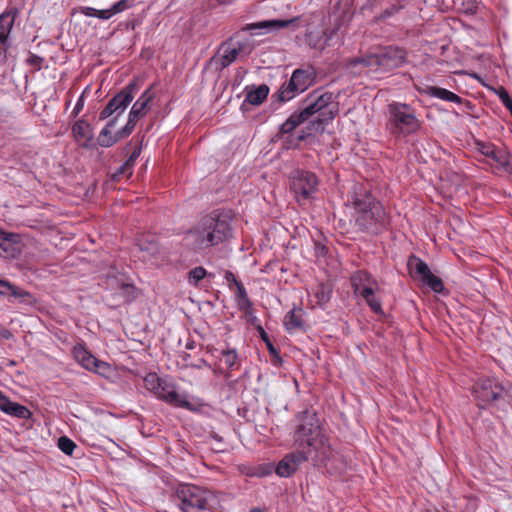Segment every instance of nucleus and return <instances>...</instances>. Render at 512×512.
Masks as SVG:
<instances>
[{
    "label": "nucleus",
    "instance_id": "53",
    "mask_svg": "<svg viewBox=\"0 0 512 512\" xmlns=\"http://www.w3.org/2000/svg\"><path fill=\"white\" fill-rule=\"evenodd\" d=\"M76 12L83 14L87 17H97L98 9H95L93 7L88 6H81L79 7Z\"/></svg>",
    "mask_w": 512,
    "mask_h": 512
},
{
    "label": "nucleus",
    "instance_id": "19",
    "mask_svg": "<svg viewBox=\"0 0 512 512\" xmlns=\"http://www.w3.org/2000/svg\"><path fill=\"white\" fill-rule=\"evenodd\" d=\"M216 351L219 353L217 357L223 368L230 372L240 369L243 357L236 348L226 345Z\"/></svg>",
    "mask_w": 512,
    "mask_h": 512
},
{
    "label": "nucleus",
    "instance_id": "24",
    "mask_svg": "<svg viewBox=\"0 0 512 512\" xmlns=\"http://www.w3.org/2000/svg\"><path fill=\"white\" fill-rule=\"evenodd\" d=\"M72 354L78 364H80L84 369L92 371L97 358L90 351H88L83 344L77 343L74 345Z\"/></svg>",
    "mask_w": 512,
    "mask_h": 512
},
{
    "label": "nucleus",
    "instance_id": "41",
    "mask_svg": "<svg viewBox=\"0 0 512 512\" xmlns=\"http://www.w3.org/2000/svg\"><path fill=\"white\" fill-rule=\"evenodd\" d=\"M162 379L163 378L159 377L155 372H150L143 379L144 386L147 390L155 394L159 385H161Z\"/></svg>",
    "mask_w": 512,
    "mask_h": 512
},
{
    "label": "nucleus",
    "instance_id": "42",
    "mask_svg": "<svg viewBox=\"0 0 512 512\" xmlns=\"http://www.w3.org/2000/svg\"><path fill=\"white\" fill-rule=\"evenodd\" d=\"M58 448L66 455L71 456L77 447L75 442L67 436H61L57 442Z\"/></svg>",
    "mask_w": 512,
    "mask_h": 512
},
{
    "label": "nucleus",
    "instance_id": "36",
    "mask_svg": "<svg viewBox=\"0 0 512 512\" xmlns=\"http://www.w3.org/2000/svg\"><path fill=\"white\" fill-rule=\"evenodd\" d=\"M0 295L12 296L14 298L30 297V293L26 291H19L9 281L0 279Z\"/></svg>",
    "mask_w": 512,
    "mask_h": 512
},
{
    "label": "nucleus",
    "instance_id": "48",
    "mask_svg": "<svg viewBox=\"0 0 512 512\" xmlns=\"http://www.w3.org/2000/svg\"><path fill=\"white\" fill-rule=\"evenodd\" d=\"M262 338L263 340L266 342L267 344V348L270 352V354L272 356H274L276 359L274 360V364L277 365L278 363H281L282 362V359L281 357L279 356V353L278 351L276 350V348L273 346V344L270 342V340L268 339V336L267 334L265 333L264 330H262Z\"/></svg>",
    "mask_w": 512,
    "mask_h": 512
},
{
    "label": "nucleus",
    "instance_id": "9",
    "mask_svg": "<svg viewBox=\"0 0 512 512\" xmlns=\"http://www.w3.org/2000/svg\"><path fill=\"white\" fill-rule=\"evenodd\" d=\"M139 88V80L132 79L125 87H123L108 101L106 106L101 110L99 119L105 120L113 115L120 116L123 114L130 103L133 101L135 95L139 91Z\"/></svg>",
    "mask_w": 512,
    "mask_h": 512
},
{
    "label": "nucleus",
    "instance_id": "22",
    "mask_svg": "<svg viewBox=\"0 0 512 512\" xmlns=\"http://www.w3.org/2000/svg\"><path fill=\"white\" fill-rule=\"evenodd\" d=\"M294 21H295V19H290V20H280V19L264 20V21L248 24L246 26L245 30H248V31L264 30L265 32L278 31L280 29L288 27Z\"/></svg>",
    "mask_w": 512,
    "mask_h": 512
},
{
    "label": "nucleus",
    "instance_id": "27",
    "mask_svg": "<svg viewBox=\"0 0 512 512\" xmlns=\"http://www.w3.org/2000/svg\"><path fill=\"white\" fill-rule=\"evenodd\" d=\"M2 412L9 416L24 420H27L32 416L31 411L26 406L13 402L10 399L7 401Z\"/></svg>",
    "mask_w": 512,
    "mask_h": 512
},
{
    "label": "nucleus",
    "instance_id": "2",
    "mask_svg": "<svg viewBox=\"0 0 512 512\" xmlns=\"http://www.w3.org/2000/svg\"><path fill=\"white\" fill-rule=\"evenodd\" d=\"M231 223L229 211L214 210L189 230L186 240L197 253L217 247L232 237Z\"/></svg>",
    "mask_w": 512,
    "mask_h": 512
},
{
    "label": "nucleus",
    "instance_id": "25",
    "mask_svg": "<svg viewBox=\"0 0 512 512\" xmlns=\"http://www.w3.org/2000/svg\"><path fill=\"white\" fill-rule=\"evenodd\" d=\"M154 93L152 87L147 88L132 105L130 115L140 119L147 114L149 103L153 100Z\"/></svg>",
    "mask_w": 512,
    "mask_h": 512
},
{
    "label": "nucleus",
    "instance_id": "47",
    "mask_svg": "<svg viewBox=\"0 0 512 512\" xmlns=\"http://www.w3.org/2000/svg\"><path fill=\"white\" fill-rule=\"evenodd\" d=\"M132 168H133V167H132L129 163H127V162L125 161L123 164H121V165L117 168V170L115 171V173H114V175H113V178H114L115 180H119V179H120L122 176H124V175H129V176H130V175L132 174Z\"/></svg>",
    "mask_w": 512,
    "mask_h": 512
},
{
    "label": "nucleus",
    "instance_id": "61",
    "mask_svg": "<svg viewBox=\"0 0 512 512\" xmlns=\"http://www.w3.org/2000/svg\"><path fill=\"white\" fill-rule=\"evenodd\" d=\"M12 336L11 332L8 329H1L0 330V338L3 339H10Z\"/></svg>",
    "mask_w": 512,
    "mask_h": 512
},
{
    "label": "nucleus",
    "instance_id": "1",
    "mask_svg": "<svg viewBox=\"0 0 512 512\" xmlns=\"http://www.w3.org/2000/svg\"><path fill=\"white\" fill-rule=\"evenodd\" d=\"M293 422L296 450L307 452L314 466L324 468L331 475L342 474L346 470L345 459L332 448L314 410L306 409L297 413Z\"/></svg>",
    "mask_w": 512,
    "mask_h": 512
},
{
    "label": "nucleus",
    "instance_id": "63",
    "mask_svg": "<svg viewBox=\"0 0 512 512\" xmlns=\"http://www.w3.org/2000/svg\"><path fill=\"white\" fill-rule=\"evenodd\" d=\"M186 348H187V349H190V350H191V349H193V348H194V342H188V343L186 344Z\"/></svg>",
    "mask_w": 512,
    "mask_h": 512
},
{
    "label": "nucleus",
    "instance_id": "8",
    "mask_svg": "<svg viewBox=\"0 0 512 512\" xmlns=\"http://www.w3.org/2000/svg\"><path fill=\"white\" fill-rule=\"evenodd\" d=\"M369 59L373 74L377 75L400 67L405 62L406 52L402 48L388 46L369 54Z\"/></svg>",
    "mask_w": 512,
    "mask_h": 512
},
{
    "label": "nucleus",
    "instance_id": "17",
    "mask_svg": "<svg viewBox=\"0 0 512 512\" xmlns=\"http://www.w3.org/2000/svg\"><path fill=\"white\" fill-rule=\"evenodd\" d=\"M17 12L5 11L0 14V58L6 59L11 47L10 33L15 22Z\"/></svg>",
    "mask_w": 512,
    "mask_h": 512
},
{
    "label": "nucleus",
    "instance_id": "55",
    "mask_svg": "<svg viewBox=\"0 0 512 512\" xmlns=\"http://www.w3.org/2000/svg\"><path fill=\"white\" fill-rule=\"evenodd\" d=\"M236 287H237L236 300L248 298L247 290L245 289V287L243 286V284L241 282L238 285H236Z\"/></svg>",
    "mask_w": 512,
    "mask_h": 512
},
{
    "label": "nucleus",
    "instance_id": "52",
    "mask_svg": "<svg viewBox=\"0 0 512 512\" xmlns=\"http://www.w3.org/2000/svg\"><path fill=\"white\" fill-rule=\"evenodd\" d=\"M85 105L84 92L79 96L76 104L72 110L71 117L76 118L79 113L83 110Z\"/></svg>",
    "mask_w": 512,
    "mask_h": 512
},
{
    "label": "nucleus",
    "instance_id": "38",
    "mask_svg": "<svg viewBox=\"0 0 512 512\" xmlns=\"http://www.w3.org/2000/svg\"><path fill=\"white\" fill-rule=\"evenodd\" d=\"M208 275L207 270L202 266H197L187 273V282L192 287H199L200 282Z\"/></svg>",
    "mask_w": 512,
    "mask_h": 512
},
{
    "label": "nucleus",
    "instance_id": "6",
    "mask_svg": "<svg viewBox=\"0 0 512 512\" xmlns=\"http://www.w3.org/2000/svg\"><path fill=\"white\" fill-rule=\"evenodd\" d=\"M386 130L395 138L402 139L415 134L421 127L415 110L406 103L392 102L388 105Z\"/></svg>",
    "mask_w": 512,
    "mask_h": 512
},
{
    "label": "nucleus",
    "instance_id": "51",
    "mask_svg": "<svg viewBox=\"0 0 512 512\" xmlns=\"http://www.w3.org/2000/svg\"><path fill=\"white\" fill-rule=\"evenodd\" d=\"M372 284L377 285V283L372 280V282L370 284L367 283L362 288H360V290L358 291L357 294H359L363 299H366V298L374 295L375 293H374V288L372 287Z\"/></svg>",
    "mask_w": 512,
    "mask_h": 512
},
{
    "label": "nucleus",
    "instance_id": "59",
    "mask_svg": "<svg viewBox=\"0 0 512 512\" xmlns=\"http://www.w3.org/2000/svg\"><path fill=\"white\" fill-rule=\"evenodd\" d=\"M139 156V152L138 151H134L128 159H126V162L129 163L132 167L134 166V163L137 159V157Z\"/></svg>",
    "mask_w": 512,
    "mask_h": 512
},
{
    "label": "nucleus",
    "instance_id": "44",
    "mask_svg": "<svg viewBox=\"0 0 512 512\" xmlns=\"http://www.w3.org/2000/svg\"><path fill=\"white\" fill-rule=\"evenodd\" d=\"M236 302H237L238 309L240 311L244 312L246 317L255 318V316L253 315V310H252L253 303L249 297L243 298V299H237Z\"/></svg>",
    "mask_w": 512,
    "mask_h": 512
},
{
    "label": "nucleus",
    "instance_id": "11",
    "mask_svg": "<svg viewBox=\"0 0 512 512\" xmlns=\"http://www.w3.org/2000/svg\"><path fill=\"white\" fill-rule=\"evenodd\" d=\"M408 269L412 277L421 280V282L429 287L434 293L441 294L444 292V284L442 280L434 275L426 262L419 257L412 255L408 261Z\"/></svg>",
    "mask_w": 512,
    "mask_h": 512
},
{
    "label": "nucleus",
    "instance_id": "40",
    "mask_svg": "<svg viewBox=\"0 0 512 512\" xmlns=\"http://www.w3.org/2000/svg\"><path fill=\"white\" fill-rule=\"evenodd\" d=\"M138 120V118L128 114L127 123L117 131L119 140H122L133 133Z\"/></svg>",
    "mask_w": 512,
    "mask_h": 512
},
{
    "label": "nucleus",
    "instance_id": "56",
    "mask_svg": "<svg viewBox=\"0 0 512 512\" xmlns=\"http://www.w3.org/2000/svg\"><path fill=\"white\" fill-rule=\"evenodd\" d=\"M224 279L229 283V284H234L235 286L238 285L240 282L237 280V278L235 277V275L231 272V271H226L225 274H224Z\"/></svg>",
    "mask_w": 512,
    "mask_h": 512
},
{
    "label": "nucleus",
    "instance_id": "57",
    "mask_svg": "<svg viewBox=\"0 0 512 512\" xmlns=\"http://www.w3.org/2000/svg\"><path fill=\"white\" fill-rule=\"evenodd\" d=\"M41 62H42V58L37 56V55H31L28 58V63L33 65V66H39L40 67Z\"/></svg>",
    "mask_w": 512,
    "mask_h": 512
},
{
    "label": "nucleus",
    "instance_id": "4",
    "mask_svg": "<svg viewBox=\"0 0 512 512\" xmlns=\"http://www.w3.org/2000/svg\"><path fill=\"white\" fill-rule=\"evenodd\" d=\"M338 111L337 96L332 92L316 89L302 101V108L298 114L301 115L304 122L317 114V119L311 121L310 125L315 131H323L325 125L336 117Z\"/></svg>",
    "mask_w": 512,
    "mask_h": 512
},
{
    "label": "nucleus",
    "instance_id": "49",
    "mask_svg": "<svg viewBox=\"0 0 512 512\" xmlns=\"http://www.w3.org/2000/svg\"><path fill=\"white\" fill-rule=\"evenodd\" d=\"M462 5L466 14L474 15L478 11L479 2L477 0H466Z\"/></svg>",
    "mask_w": 512,
    "mask_h": 512
},
{
    "label": "nucleus",
    "instance_id": "21",
    "mask_svg": "<svg viewBox=\"0 0 512 512\" xmlns=\"http://www.w3.org/2000/svg\"><path fill=\"white\" fill-rule=\"evenodd\" d=\"M302 92L306 91L314 82L315 71L313 67L297 68L290 77Z\"/></svg>",
    "mask_w": 512,
    "mask_h": 512
},
{
    "label": "nucleus",
    "instance_id": "31",
    "mask_svg": "<svg viewBox=\"0 0 512 512\" xmlns=\"http://www.w3.org/2000/svg\"><path fill=\"white\" fill-rule=\"evenodd\" d=\"M300 93H302V91L298 89L297 84L290 78L282 84L277 95L280 101L287 102Z\"/></svg>",
    "mask_w": 512,
    "mask_h": 512
},
{
    "label": "nucleus",
    "instance_id": "50",
    "mask_svg": "<svg viewBox=\"0 0 512 512\" xmlns=\"http://www.w3.org/2000/svg\"><path fill=\"white\" fill-rule=\"evenodd\" d=\"M114 15L124 12L130 7L129 0H120L110 6Z\"/></svg>",
    "mask_w": 512,
    "mask_h": 512
},
{
    "label": "nucleus",
    "instance_id": "15",
    "mask_svg": "<svg viewBox=\"0 0 512 512\" xmlns=\"http://www.w3.org/2000/svg\"><path fill=\"white\" fill-rule=\"evenodd\" d=\"M107 287L115 291V294L122 302H130L134 299L135 287L127 283L124 275L120 274L114 267L106 276Z\"/></svg>",
    "mask_w": 512,
    "mask_h": 512
},
{
    "label": "nucleus",
    "instance_id": "43",
    "mask_svg": "<svg viewBox=\"0 0 512 512\" xmlns=\"http://www.w3.org/2000/svg\"><path fill=\"white\" fill-rule=\"evenodd\" d=\"M93 373L99 374L100 376L109 377V374L111 372V366L109 363L96 359L95 366H93L92 371Z\"/></svg>",
    "mask_w": 512,
    "mask_h": 512
},
{
    "label": "nucleus",
    "instance_id": "3",
    "mask_svg": "<svg viewBox=\"0 0 512 512\" xmlns=\"http://www.w3.org/2000/svg\"><path fill=\"white\" fill-rule=\"evenodd\" d=\"M351 209L350 221L357 231L376 235L389 226L383 205L363 186L355 188Z\"/></svg>",
    "mask_w": 512,
    "mask_h": 512
},
{
    "label": "nucleus",
    "instance_id": "14",
    "mask_svg": "<svg viewBox=\"0 0 512 512\" xmlns=\"http://www.w3.org/2000/svg\"><path fill=\"white\" fill-rule=\"evenodd\" d=\"M503 387L490 378L481 379L474 386V396L479 402V407L483 408L485 405L490 404L502 395Z\"/></svg>",
    "mask_w": 512,
    "mask_h": 512
},
{
    "label": "nucleus",
    "instance_id": "33",
    "mask_svg": "<svg viewBox=\"0 0 512 512\" xmlns=\"http://www.w3.org/2000/svg\"><path fill=\"white\" fill-rule=\"evenodd\" d=\"M308 136H310L309 132L300 131L297 134H289L278 138L282 140L283 146L286 149H294L299 146L300 142L306 140Z\"/></svg>",
    "mask_w": 512,
    "mask_h": 512
},
{
    "label": "nucleus",
    "instance_id": "60",
    "mask_svg": "<svg viewBox=\"0 0 512 512\" xmlns=\"http://www.w3.org/2000/svg\"><path fill=\"white\" fill-rule=\"evenodd\" d=\"M9 398L0 391V411H2Z\"/></svg>",
    "mask_w": 512,
    "mask_h": 512
},
{
    "label": "nucleus",
    "instance_id": "13",
    "mask_svg": "<svg viewBox=\"0 0 512 512\" xmlns=\"http://www.w3.org/2000/svg\"><path fill=\"white\" fill-rule=\"evenodd\" d=\"M475 148L482 156L491 160L490 165L493 168L502 172H512L508 154L504 150L497 148L493 143L480 140L475 141Z\"/></svg>",
    "mask_w": 512,
    "mask_h": 512
},
{
    "label": "nucleus",
    "instance_id": "5",
    "mask_svg": "<svg viewBox=\"0 0 512 512\" xmlns=\"http://www.w3.org/2000/svg\"><path fill=\"white\" fill-rule=\"evenodd\" d=\"M176 505L182 512H215V495L194 484H179L173 494Z\"/></svg>",
    "mask_w": 512,
    "mask_h": 512
},
{
    "label": "nucleus",
    "instance_id": "35",
    "mask_svg": "<svg viewBox=\"0 0 512 512\" xmlns=\"http://www.w3.org/2000/svg\"><path fill=\"white\" fill-rule=\"evenodd\" d=\"M405 8L404 1L399 0L395 3L390 4L386 7L378 16L375 17L376 21H385L390 18H394Z\"/></svg>",
    "mask_w": 512,
    "mask_h": 512
},
{
    "label": "nucleus",
    "instance_id": "30",
    "mask_svg": "<svg viewBox=\"0 0 512 512\" xmlns=\"http://www.w3.org/2000/svg\"><path fill=\"white\" fill-rule=\"evenodd\" d=\"M304 123V120L301 118V115L298 114V112L292 113L286 121H284L280 126L278 130V137L293 134L292 132L298 127Z\"/></svg>",
    "mask_w": 512,
    "mask_h": 512
},
{
    "label": "nucleus",
    "instance_id": "32",
    "mask_svg": "<svg viewBox=\"0 0 512 512\" xmlns=\"http://www.w3.org/2000/svg\"><path fill=\"white\" fill-rule=\"evenodd\" d=\"M331 294H332V291L327 285H325L323 283L317 285L313 289V297L315 299V304L318 307H320L321 309H324L326 304L331 299Z\"/></svg>",
    "mask_w": 512,
    "mask_h": 512
},
{
    "label": "nucleus",
    "instance_id": "34",
    "mask_svg": "<svg viewBox=\"0 0 512 512\" xmlns=\"http://www.w3.org/2000/svg\"><path fill=\"white\" fill-rule=\"evenodd\" d=\"M350 282L354 293H358L360 288L366 285V283L370 284L372 282V276L365 271L359 270L351 275Z\"/></svg>",
    "mask_w": 512,
    "mask_h": 512
},
{
    "label": "nucleus",
    "instance_id": "20",
    "mask_svg": "<svg viewBox=\"0 0 512 512\" xmlns=\"http://www.w3.org/2000/svg\"><path fill=\"white\" fill-rule=\"evenodd\" d=\"M346 68L354 76H375L370 65L369 54L350 59L346 64Z\"/></svg>",
    "mask_w": 512,
    "mask_h": 512
},
{
    "label": "nucleus",
    "instance_id": "28",
    "mask_svg": "<svg viewBox=\"0 0 512 512\" xmlns=\"http://www.w3.org/2000/svg\"><path fill=\"white\" fill-rule=\"evenodd\" d=\"M72 134L76 141L86 140L89 142L93 139L91 126L84 119H79L73 124Z\"/></svg>",
    "mask_w": 512,
    "mask_h": 512
},
{
    "label": "nucleus",
    "instance_id": "46",
    "mask_svg": "<svg viewBox=\"0 0 512 512\" xmlns=\"http://www.w3.org/2000/svg\"><path fill=\"white\" fill-rule=\"evenodd\" d=\"M495 93L509 112H512V99L507 90L504 87H500L495 90Z\"/></svg>",
    "mask_w": 512,
    "mask_h": 512
},
{
    "label": "nucleus",
    "instance_id": "39",
    "mask_svg": "<svg viewBox=\"0 0 512 512\" xmlns=\"http://www.w3.org/2000/svg\"><path fill=\"white\" fill-rule=\"evenodd\" d=\"M306 41L313 48H324L329 45L330 37H327L325 32L322 35L310 32L306 34Z\"/></svg>",
    "mask_w": 512,
    "mask_h": 512
},
{
    "label": "nucleus",
    "instance_id": "58",
    "mask_svg": "<svg viewBox=\"0 0 512 512\" xmlns=\"http://www.w3.org/2000/svg\"><path fill=\"white\" fill-rule=\"evenodd\" d=\"M112 118L106 123V125L104 126V128H107L109 130H111L117 123L118 121V117L117 115H113L111 116Z\"/></svg>",
    "mask_w": 512,
    "mask_h": 512
},
{
    "label": "nucleus",
    "instance_id": "23",
    "mask_svg": "<svg viewBox=\"0 0 512 512\" xmlns=\"http://www.w3.org/2000/svg\"><path fill=\"white\" fill-rule=\"evenodd\" d=\"M246 96L242 105L245 103H249L253 106L261 105L268 97L269 87L266 84H261L259 86H247L245 88Z\"/></svg>",
    "mask_w": 512,
    "mask_h": 512
},
{
    "label": "nucleus",
    "instance_id": "12",
    "mask_svg": "<svg viewBox=\"0 0 512 512\" xmlns=\"http://www.w3.org/2000/svg\"><path fill=\"white\" fill-rule=\"evenodd\" d=\"M219 52L220 66L226 68L239 57H247L251 52V47L246 39L230 38L221 44Z\"/></svg>",
    "mask_w": 512,
    "mask_h": 512
},
{
    "label": "nucleus",
    "instance_id": "26",
    "mask_svg": "<svg viewBox=\"0 0 512 512\" xmlns=\"http://www.w3.org/2000/svg\"><path fill=\"white\" fill-rule=\"evenodd\" d=\"M427 96L443 101L462 104L463 99L452 91L438 86H427L423 91Z\"/></svg>",
    "mask_w": 512,
    "mask_h": 512
},
{
    "label": "nucleus",
    "instance_id": "18",
    "mask_svg": "<svg viewBox=\"0 0 512 512\" xmlns=\"http://www.w3.org/2000/svg\"><path fill=\"white\" fill-rule=\"evenodd\" d=\"M22 252L20 236L0 230V257L5 259L17 258Z\"/></svg>",
    "mask_w": 512,
    "mask_h": 512
},
{
    "label": "nucleus",
    "instance_id": "64",
    "mask_svg": "<svg viewBox=\"0 0 512 512\" xmlns=\"http://www.w3.org/2000/svg\"><path fill=\"white\" fill-rule=\"evenodd\" d=\"M250 512H263L260 508H252Z\"/></svg>",
    "mask_w": 512,
    "mask_h": 512
},
{
    "label": "nucleus",
    "instance_id": "7",
    "mask_svg": "<svg viewBox=\"0 0 512 512\" xmlns=\"http://www.w3.org/2000/svg\"><path fill=\"white\" fill-rule=\"evenodd\" d=\"M154 395L163 402L191 412H200L205 406L199 398H193L192 401H189L186 394L178 393L176 384L170 378L162 379L161 385H159Z\"/></svg>",
    "mask_w": 512,
    "mask_h": 512
},
{
    "label": "nucleus",
    "instance_id": "54",
    "mask_svg": "<svg viewBox=\"0 0 512 512\" xmlns=\"http://www.w3.org/2000/svg\"><path fill=\"white\" fill-rule=\"evenodd\" d=\"M113 16H114V14L112 12V9H111V7H109L108 9L98 10L96 18L101 19V20H108V19L112 18Z\"/></svg>",
    "mask_w": 512,
    "mask_h": 512
},
{
    "label": "nucleus",
    "instance_id": "62",
    "mask_svg": "<svg viewBox=\"0 0 512 512\" xmlns=\"http://www.w3.org/2000/svg\"><path fill=\"white\" fill-rule=\"evenodd\" d=\"M212 437H213V439H214V440H216L217 442H220V443H221V442L223 441L222 437H221V436H219L218 434H214Z\"/></svg>",
    "mask_w": 512,
    "mask_h": 512
},
{
    "label": "nucleus",
    "instance_id": "16",
    "mask_svg": "<svg viewBox=\"0 0 512 512\" xmlns=\"http://www.w3.org/2000/svg\"><path fill=\"white\" fill-rule=\"evenodd\" d=\"M308 460H311V458H309L307 452L295 450L278 462L275 472L279 477L288 478L296 472L301 463Z\"/></svg>",
    "mask_w": 512,
    "mask_h": 512
},
{
    "label": "nucleus",
    "instance_id": "10",
    "mask_svg": "<svg viewBox=\"0 0 512 512\" xmlns=\"http://www.w3.org/2000/svg\"><path fill=\"white\" fill-rule=\"evenodd\" d=\"M318 184L319 181L315 173L306 170H296L291 177L290 188L300 203L313 197Z\"/></svg>",
    "mask_w": 512,
    "mask_h": 512
},
{
    "label": "nucleus",
    "instance_id": "29",
    "mask_svg": "<svg viewBox=\"0 0 512 512\" xmlns=\"http://www.w3.org/2000/svg\"><path fill=\"white\" fill-rule=\"evenodd\" d=\"M284 325L287 331L292 332L304 327V321L302 318V309L297 310L293 308L290 310L284 318Z\"/></svg>",
    "mask_w": 512,
    "mask_h": 512
},
{
    "label": "nucleus",
    "instance_id": "45",
    "mask_svg": "<svg viewBox=\"0 0 512 512\" xmlns=\"http://www.w3.org/2000/svg\"><path fill=\"white\" fill-rule=\"evenodd\" d=\"M366 304L369 306V308L371 309L372 312H374L375 314H378V315H383L384 314V311H383V308H382V303H381V300L379 298H377L374 295L364 299Z\"/></svg>",
    "mask_w": 512,
    "mask_h": 512
},
{
    "label": "nucleus",
    "instance_id": "37",
    "mask_svg": "<svg viewBox=\"0 0 512 512\" xmlns=\"http://www.w3.org/2000/svg\"><path fill=\"white\" fill-rule=\"evenodd\" d=\"M118 141H120V140L118 138L117 131L114 134H112L111 130L104 128V127L99 132V135L97 138V142H98L99 146H101L103 148H109V147L113 146L114 144H116Z\"/></svg>",
    "mask_w": 512,
    "mask_h": 512
}]
</instances>
